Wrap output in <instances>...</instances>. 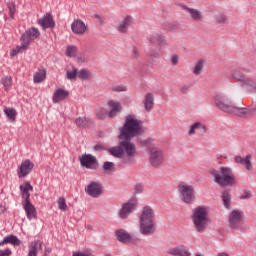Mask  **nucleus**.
Masks as SVG:
<instances>
[{
	"label": "nucleus",
	"mask_w": 256,
	"mask_h": 256,
	"mask_svg": "<svg viewBox=\"0 0 256 256\" xmlns=\"http://www.w3.org/2000/svg\"><path fill=\"white\" fill-rule=\"evenodd\" d=\"M143 132V121L137 119L134 115H127L125 123L120 130V139H124V141H121L118 146L110 148L109 153L117 159H123L126 154L127 157L123 159V163H131V159L137 153V147L131 142V139L143 135Z\"/></svg>",
	"instance_id": "obj_1"
},
{
	"label": "nucleus",
	"mask_w": 256,
	"mask_h": 256,
	"mask_svg": "<svg viewBox=\"0 0 256 256\" xmlns=\"http://www.w3.org/2000/svg\"><path fill=\"white\" fill-rule=\"evenodd\" d=\"M210 175L214 177L215 183L220 187H233L237 183L235 172L229 166H221L218 170L213 168L210 170Z\"/></svg>",
	"instance_id": "obj_2"
},
{
	"label": "nucleus",
	"mask_w": 256,
	"mask_h": 256,
	"mask_svg": "<svg viewBox=\"0 0 256 256\" xmlns=\"http://www.w3.org/2000/svg\"><path fill=\"white\" fill-rule=\"evenodd\" d=\"M155 231H157L155 212L152 207L146 206L140 215V233L142 235H153Z\"/></svg>",
	"instance_id": "obj_3"
},
{
	"label": "nucleus",
	"mask_w": 256,
	"mask_h": 256,
	"mask_svg": "<svg viewBox=\"0 0 256 256\" xmlns=\"http://www.w3.org/2000/svg\"><path fill=\"white\" fill-rule=\"evenodd\" d=\"M192 221L198 233H205L209 227V213L205 206H197L193 209Z\"/></svg>",
	"instance_id": "obj_4"
},
{
	"label": "nucleus",
	"mask_w": 256,
	"mask_h": 256,
	"mask_svg": "<svg viewBox=\"0 0 256 256\" xmlns=\"http://www.w3.org/2000/svg\"><path fill=\"white\" fill-rule=\"evenodd\" d=\"M39 35H41L39 33V29L35 27H32L26 30L20 38V41H22V45L17 46L16 49L12 51L11 57H15L17 53H21V51H25V49H27L29 45H31V41H35V39H37Z\"/></svg>",
	"instance_id": "obj_5"
},
{
	"label": "nucleus",
	"mask_w": 256,
	"mask_h": 256,
	"mask_svg": "<svg viewBox=\"0 0 256 256\" xmlns=\"http://www.w3.org/2000/svg\"><path fill=\"white\" fill-rule=\"evenodd\" d=\"M141 143L144 147H148L150 151V165H152V167H159L160 165H163V150L153 146V139L148 138Z\"/></svg>",
	"instance_id": "obj_6"
},
{
	"label": "nucleus",
	"mask_w": 256,
	"mask_h": 256,
	"mask_svg": "<svg viewBox=\"0 0 256 256\" xmlns=\"http://www.w3.org/2000/svg\"><path fill=\"white\" fill-rule=\"evenodd\" d=\"M213 103L217 109L223 111L224 113H230L234 105L231 97L227 96L226 94H216L213 97Z\"/></svg>",
	"instance_id": "obj_7"
},
{
	"label": "nucleus",
	"mask_w": 256,
	"mask_h": 256,
	"mask_svg": "<svg viewBox=\"0 0 256 256\" xmlns=\"http://www.w3.org/2000/svg\"><path fill=\"white\" fill-rule=\"evenodd\" d=\"M228 224L232 231H241L244 233L245 227H243V211L233 210L228 217Z\"/></svg>",
	"instance_id": "obj_8"
},
{
	"label": "nucleus",
	"mask_w": 256,
	"mask_h": 256,
	"mask_svg": "<svg viewBox=\"0 0 256 256\" xmlns=\"http://www.w3.org/2000/svg\"><path fill=\"white\" fill-rule=\"evenodd\" d=\"M178 191L184 203L191 204L195 201V188L193 186L181 183L178 186Z\"/></svg>",
	"instance_id": "obj_9"
},
{
	"label": "nucleus",
	"mask_w": 256,
	"mask_h": 256,
	"mask_svg": "<svg viewBox=\"0 0 256 256\" xmlns=\"http://www.w3.org/2000/svg\"><path fill=\"white\" fill-rule=\"evenodd\" d=\"M138 203L137 198H131L128 202L124 203L119 212L120 219H127L132 211L137 209Z\"/></svg>",
	"instance_id": "obj_10"
},
{
	"label": "nucleus",
	"mask_w": 256,
	"mask_h": 256,
	"mask_svg": "<svg viewBox=\"0 0 256 256\" xmlns=\"http://www.w3.org/2000/svg\"><path fill=\"white\" fill-rule=\"evenodd\" d=\"M38 25L45 31L47 29H53L55 27V20L51 13H46L40 19L37 20Z\"/></svg>",
	"instance_id": "obj_11"
},
{
	"label": "nucleus",
	"mask_w": 256,
	"mask_h": 256,
	"mask_svg": "<svg viewBox=\"0 0 256 256\" xmlns=\"http://www.w3.org/2000/svg\"><path fill=\"white\" fill-rule=\"evenodd\" d=\"M79 162L81 167H85V169H93L95 163H97V157L91 154H83L79 157Z\"/></svg>",
	"instance_id": "obj_12"
},
{
	"label": "nucleus",
	"mask_w": 256,
	"mask_h": 256,
	"mask_svg": "<svg viewBox=\"0 0 256 256\" xmlns=\"http://www.w3.org/2000/svg\"><path fill=\"white\" fill-rule=\"evenodd\" d=\"M109 105L111 107L109 114L107 112L98 114V119H105L107 115L110 117V119H113V117H117V113H121V103L109 102Z\"/></svg>",
	"instance_id": "obj_13"
},
{
	"label": "nucleus",
	"mask_w": 256,
	"mask_h": 256,
	"mask_svg": "<svg viewBox=\"0 0 256 256\" xmlns=\"http://www.w3.org/2000/svg\"><path fill=\"white\" fill-rule=\"evenodd\" d=\"M71 29L74 35H85L87 31V25L81 19H76L72 22Z\"/></svg>",
	"instance_id": "obj_14"
},
{
	"label": "nucleus",
	"mask_w": 256,
	"mask_h": 256,
	"mask_svg": "<svg viewBox=\"0 0 256 256\" xmlns=\"http://www.w3.org/2000/svg\"><path fill=\"white\" fill-rule=\"evenodd\" d=\"M33 167H35V164L33 162H31V160L27 159L24 160L19 168L18 171V177H27V175H29V173H31V171H33Z\"/></svg>",
	"instance_id": "obj_15"
},
{
	"label": "nucleus",
	"mask_w": 256,
	"mask_h": 256,
	"mask_svg": "<svg viewBox=\"0 0 256 256\" xmlns=\"http://www.w3.org/2000/svg\"><path fill=\"white\" fill-rule=\"evenodd\" d=\"M132 23H133V17L126 16L122 19L120 23L117 24L116 29L119 33H127Z\"/></svg>",
	"instance_id": "obj_16"
},
{
	"label": "nucleus",
	"mask_w": 256,
	"mask_h": 256,
	"mask_svg": "<svg viewBox=\"0 0 256 256\" xmlns=\"http://www.w3.org/2000/svg\"><path fill=\"white\" fill-rule=\"evenodd\" d=\"M251 154H247L245 158L241 156H235L234 161L240 165H245L247 171H253V163L251 162Z\"/></svg>",
	"instance_id": "obj_17"
},
{
	"label": "nucleus",
	"mask_w": 256,
	"mask_h": 256,
	"mask_svg": "<svg viewBox=\"0 0 256 256\" xmlns=\"http://www.w3.org/2000/svg\"><path fill=\"white\" fill-rule=\"evenodd\" d=\"M23 209L29 221H31V219H37V209L35 208V205H33V203H23Z\"/></svg>",
	"instance_id": "obj_18"
},
{
	"label": "nucleus",
	"mask_w": 256,
	"mask_h": 256,
	"mask_svg": "<svg viewBox=\"0 0 256 256\" xmlns=\"http://www.w3.org/2000/svg\"><path fill=\"white\" fill-rule=\"evenodd\" d=\"M20 191L22 198L24 199V203H31V194L29 193V191H33L31 183L26 182L24 185H20Z\"/></svg>",
	"instance_id": "obj_19"
},
{
	"label": "nucleus",
	"mask_w": 256,
	"mask_h": 256,
	"mask_svg": "<svg viewBox=\"0 0 256 256\" xmlns=\"http://www.w3.org/2000/svg\"><path fill=\"white\" fill-rule=\"evenodd\" d=\"M182 9L184 11H187V13H189V15L193 21L199 22L203 19V12L199 11L198 9L189 8L186 5H182Z\"/></svg>",
	"instance_id": "obj_20"
},
{
	"label": "nucleus",
	"mask_w": 256,
	"mask_h": 256,
	"mask_svg": "<svg viewBox=\"0 0 256 256\" xmlns=\"http://www.w3.org/2000/svg\"><path fill=\"white\" fill-rule=\"evenodd\" d=\"M231 115H237L238 117H248L251 115V111L245 107H237L233 104L232 109L229 112Z\"/></svg>",
	"instance_id": "obj_21"
},
{
	"label": "nucleus",
	"mask_w": 256,
	"mask_h": 256,
	"mask_svg": "<svg viewBox=\"0 0 256 256\" xmlns=\"http://www.w3.org/2000/svg\"><path fill=\"white\" fill-rule=\"evenodd\" d=\"M116 237L120 243H131L133 241V237L126 230H117Z\"/></svg>",
	"instance_id": "obj_22"
},
{
	"label": "nucleus",
	"mask_w": 256,
	"mask_h": 256,
	"mask_svg": "<svg viewBox=\"0 0 256 256\" xmlns=\"http://www.w3.org/2000/svg\"><path fill=\"white\" fill-rule=\"evenodd\" d=\"M195 131H198L199 135H205L207 133V127L201 122H195L189 130L190 135H195Z\"/></svg>",
	"instance_id": "obj_23"
},
{
	"label": "nucleus",
	"mask_w": 256,
	"mask_h": 256,
	"mask_svg": "<svg viewBox=\"0 0 256 256\" xmlns=\"http://www.w3.org/2000/svg\"><path fill=\"white\" fill-rule=\"evenodd\" d=\"M67 97H69V91L59 88L54 92L53 103H60V101H64Z\"/></svg>",
	"instance_id": "obj_24"
},
{
	"label": "nucleus",
	"mask_w": 256,
	"mask_h": 256,
	"mask_svg": "<svg viewBox=\"0 0 256 256\" xmlns=\"http://www.w3.org/2000/svg\"><path fill=\"white\" fill-rule=\"evenodd\" d=\"M153 107H155V96L153 93H147L144 98V109L149 112Z\"/></svg>",
	"instance_id": "obj_25"
},
{
	"label": "nucleus",
	"mask_w": 256,
	"mask_h": 256,
	"mask_svg": "<svg viewBox=\"0 0 256 256\" xmlns=\"http://www.w3.org/2000/svg\"><path fill=\"white\" fill-rule=\"evenodd\" d=\"M149 43H153L156 45H167V39H165V36L159 34V33H155L153 35H151L148 38Z\"/></svg>",
	"instance_id": "obj_26"
},
{
	"label": "nucleus",
	"mask_w": 256,
	"mask_h": 256,
	"mask_svg": "<svg viewBox=\"0 0 256 256\" xmlns=\"http://www.w3.org/2000/svg\"><path fill=\"white\" fill-rule=\"evenodd\" d=\"M41 249H42L41 241L35 240L31 242L29 245V251L27 256H37V254L39 253V251H41Z\"/></svg>",
	"instance_id": "obj_27"
},
{
	"label": "nucleus",
	"mask_w": 256,
	"mask_h": 256,
	"mask_svg": "<svg viewBox=\"0 0 256 256\" xmlns=\"http://www.w3.org/2000/svg\"><path fill=\"white\" fill-rule=\"evenodd\" d=\"M241 86L244 89H247V91H256V81L249 77L244 78L243 82L241 83Z\"/></svg>",
	"instance_id": "obj_28"
},
{
	"label": "nucleus",
	"mask_w": 256,
	"mask_h": 256,
	"mask_svg": "<svg viewBox=\"0 0 256 256\" xmlns=\"http://www.w3.org/2000/svg\"><path fill=\"white\" fill-rule=\"evenodd\" d=\"M223 205L226 209H231V191L224 190L221 195Z\"/></svg>",
	"instance_id": "obj_29"
},
{
	"label": "nucleus",
	"mask_w": 256,
	"mask_h": 256,
	"mask_svg": "<svg viewBox=\"0 0 256 256\" xmlns=\"http://www.w3.org/2000/svg\"><path fill=\"white\" fill-rule=\"evenodd\" d=\"M45 77H47V71L45 69L38 70L33 75L34 83H43V81H45Z\"/></svg>",
	"instance_id": "obj_30"
},
{
	"label": "nucleus",
	"mask_w": 256,
	"mask_h": 256,
	"mask_svg": "<svg viewBox=\"0 0 256 256\" xmlns=\"http://www.w3.org/2000/svg\"><path fill=\"white\" fill-rule=\"evenodd\" d=\"M169 254L173 256H191L189 250L185 248H172L170 249Z\"/></svg>",
	"instance_id": "obj_31"
},
{
	"label": "nucleus",
	"mask_w": 256,
	"mask_h": 256,
	"mask_svg": "<svg viewBox=\"0 0 256 256\" xmlns=\"http://www.w3.org/2000/svg\"><path fill=\"white\" fill-rule=\"evenodd\" d=\"M85 193L90 197H97V182H91L87 187H85Z\"/></svg>",
	"instance_id": "obj_32"
},
{
	"label": "nucleus",
	"mask_w": 256,
	"mask_h": 256,
	"mask_svg": "<svg viewBox=\"0 0 256 256\" xmlns=\"http://www.w3.org/2000/svg\"><path fill=\"white\" fill-rule=\"evenodd\" d=\"M4 242H6V244L13 245L14 247H19V245H21V240H19V238L15 235L5 236Z\"/></svg>",
	"instance_id": "obj_33"
},
{
	"label": "nucleus",
	"mask_w": 256,
	"mask_h": 256,
	"mask_svg": "<svg viewBox=\"0 0 256 256\" xmlns=\"http://www.w3.org/2000/svg\"><path fill=\"white\" fill-rule=\"evenodd\" d=\"M4 113L9 121L15 123V119H17V111L14 108H6L4 109Z\"/></svg>",
	"instance_id": "obj_34"
},
{
	"label": "nucleus",
	"mask_w": 256,
	"mask_h": 256,
	"mask_svg": "<svg viewBox=\"0 0 256 256\" xmlns=\"http://www.w3.org/2000/svg\"><path fill=\"white\" fill-rule=\"evenodd\" d=\"M205 65V60L201 59L199 60L193 70L194 75H201L203 73V67Z\"/></svg>",
	"instance_id": "obj_35"
},
{
	"label": "nucleus",
	"mask_w": 256,
	"mask_h": 256,
	"mask_svg": "<svg viewBox=\"0 0 256 256\" xmlns=\"http://www.w3.org/2000/svg\"><path fill=\"white\" fill-rule=\"evenodd\" d=\"M232 78H234L240 85L243 83V81L246 79L245 75H243L242 71L235 70L232 72Z\"/></svg>",
	"instance_id": "obj_36"
},
{
	"label": "nucleus",
	"mask_w": 256,
	"mask_h": 256,
	"mask_svg": "<svg viewBox=\"0 0 256 256\" xmlns=\"http://www.w3.org/2000/svg\"><path fill=\"white\" fill-rule=\"evenodd\" d=\"M67 57H77V48L74 45H69L66 48Z\"/></svg>",
	"instance_id": "obj_37"
},
{
	"label": "nucleus",
	"mask_w": 256,
	"mask_h": 256,
	"mask_svg": "<svg viewBox=\"0 0 256 256\" xmlns=\"http://www.w3.org/2000/svg\"><path fill=\"white\" fill-rule=\"evenodd\" d=\"M78 77L82 81H85V80H87V79H89L91 77V73H89V70H87V69H81L78 72Z\"/></svg>",
	"instance_id": "obj_38"
},
{
	"label": "nucleus",
	"mask_w": 256,
	"mask_h": 256,
	"mask_svg": "<svg viewBox=\"0 0 256 256\" xmlns=\"http://www.w3.org/2000/svg\"><path fill=\"white\" fill-rule=\"evenodd\" d=\"M1 83H2V85H4L5 90L7 91V89H9V87H11L12 78L10 76H5L2 78Z\"/></svg>",
	"instance_id": "obj_39"
},
{
	"label": "nucleus",
	"mask_w": 256,
	"mask_h": 256,
	"mask_svg": "<svg viewBox=\"0 0 256 256\" xmlns=\"http://www.w3.org/2000/svg\"><path fill=\"white\" fill-rule=\"evenodd\" d=\"M7 7L9 9L10 17L11 19H13L15 17V11H16L15 2H8Z\"/></svg>",
	"instance_id": "obj_40"
},
{
	"label": "nucleus",
	"mask_w": 256,
	"mask_h": 256,
	"mask_svg": "<svg viewBox=\"0 0 256 256\" xmlns=\"http://www.w3.org/2000/svg\"><path fill=\"white\" fill-rule=\"evenodd\" d=\"M77 127H87V118L78 117L75 119Z\"/></svg>",
	"instance_id": "obj_41"
},
{
	"label": "nucleus",
	"mask_w": 256,
	"mask_h": 256,
	"mask_svg": "<svg viewBox=\"0 0 256 256\" xmlns=\"http://www.w3.org/2000/svg\"><path fill=\"white\" fill-rule=\"evenodd\" d=\"M78 73H79V70L77 68H73L72 71L66 72V77H67V79H70V80L75 79V77H77Z\"/></svg>",
	"instance_id": "obj_42"
},
{
	"label": "nucleus",
	"mask_w": 256,
	"mask_h": 256,
	"mask_svg": "<svg viewBox=\"0 0 256 256\" xmlns=\"http://www.w3.org/2000/svg\"><path fill=\"white\" fill-rule=\"evenodd\" d=\"M58 209H60V211H65L67 209V202H65V198L60 197L58 199Z\"/></svg>",
	"instance_id": "obj_43"
},
{
	"label": "nucleus",
	"mask_w": 256,
	"mask_h": 256,
	"mask_svg": "<svg viewBox=\"0 0 256 256\" xmlns=\"http://www.w3.org/2000/svg\"><path fill=\"white\" fill-rule=\"evenodd\" d=\"M104 171H113L115 169V163L113 162H105L103 165Z\"/></svg>",
	"instance_id": "obj_44"
},
{
	"label": "nucleus",
	"mask_w": 256,
	"mask_h": 256,
	"mask_svg": "<svg viewBox=\"0 0 256 256\" xmlns=\"http://www.w3.org/2000/svg\"><path fill=\"white\" fill-rule=\"evenodd\" d=\"M155 59H161V54L159 52H153L150 55L149 62L150 63H155Z\"/></svg>",
	"instance_id": "obj_45"
},
{
	"label": "nucleus",
	"mask_w": 256,
	"mask_h": 256,
	"mask_svg": "<svg viewBox=\"0 0 256 256\" xmlns=\"http://www.w3.org/2000/svg\"><path fill=\"white\" fill-rule=\"evenodd\" d=\"M217 22L220 24L227 23V16H225L224 14H220L217 17Z\"/></svg>",
	"instance_id": "obj_46"
},
{
	"label": "nucleus",
	"mask_w": 256,
	"mask_h": 256,
	"mask_svg": "<svg viewBox=\"0 0 256 256\" xmlns=\"http://www.w3.org/2000/svg\"><path fill=\"white\" fill-rule=\"evenodd\" d=\"M105 191V188L103 187L102 184H97V197H99V195H103Z\"/></svg>",
	"instance_id": "obj_47"
},
{
	"label": "nucleus",
	"mask_w": 256,
	"mask_h": 256,
	"mask_svg": "<svg viewBox=\"0 0 256 256\" xmlns=\"http://www.w3.org/2000/svg\"><path fill=\"white\" fill-rule=\"evenodd\" d=\"M11 255V249L7 248L5 250H0V256H10Z\"/></svg>",
	"instance_id": "obj_48"
},
{
	"label": "nucleus",
	"mask_w": 256,
	"mask_h": 256,
	"mask_svg": "<svg viewBox=\"0 0 256 256\" xmlns=\"http://www.w3.org/2000/svg\"><path fill=\"white\" fill-rule=\"evenodd\" d=\"M112 91H117V92L127 91V87H125V86H115V87L112 88Z\"/></svg>",
	"instance_id": "obj_49"
},
{
	"label": "nucleus",
	"mask_w": 256,
	"mask_h": 256,
	"mask_svg": "<svg viewBox=\"0 0 256 256\" xmlns=\"http://www.w3.org/2000/svg\"><path fill=\"white\" fill-rule=\"evenodd\" d=\"M132 55L134 59H137V57H139V49H137V47L132 48Z\"/></svg>",
	"instance_id": "obj_50"
},
{
	"label": "nucleus",
	"mask_w": 256,
	"mask_h": 256,
	"mask_svg": "<svg viewBox=\"0 0 256 256\" xmlns=\"http://www.w3.org/2000/svg\"><path fill=\"white\" fill-rule=\"evenodd\" d=\"M171 63H172V65H177V63H179V56L178 55L172 56Z\"/></svg>",
	"instance_id": "obj_51"
},
{
	"label": "nucleus",
	"mask_w": 256,
	"mask_h": 256,
	"mask_svg": "<svg viewBox=\"0 0 256 256\" xmlns=\"http://www.w3.org/2000/svg\"><path fill=\"white\" fill-rule=\"evenodd\" d=\"M135 193H143V185L141 184L136 185Z\"/></svg>",
	"instance_id": "obj_52"
},
{
	"label": "nucleus",
	"mask_w": 256,
	"mask_h": 256,
	"mask_svg": "<svg viewBox=\"0 0 256 256\" xmlns=\"http://www.w3.org/2000/svg\"><path fill=\"white\" fill-rule=\"evenodd\" d=\"M240 199H251V192H244Z\"/></svg>",
	"instance_id": "obj_53"
},
{
	"label": "nucleus",
	"mask_w": 256,
	"mask_h": 256,
	"mask_svg": "<svg viewBox=\"0 0 256 256\" xmlns=\"http://www.w3.org/2000/svg\"><path fill=\"white\" fill-rule=\"evenodd\" d=\"M98 19V24L103 27V25H105V18L97 16Z\"/></svg>",
	"instance_id": "obj_54"
},
{
	"label": "nucleus",
	"mask_w": 256,
	"mask_h": 256,
	"mask_svg": "<svg viewBox=\"0 0 256 256\" xmlns=\"http://www.w3.org/2000/svg\"><path fill=\"white\" fill-rule=\"evenodd\" d=\"M181 91H182V93H187V91H189V86H183L181 88Z\"/></svg>",
	"instance_id": "obj_55"
},
{
	"label": "nucleus",
	"mask_w": 256,
	"mask_h": 256,
	"mask_svg": "<svg viewBox=\"0 0 256 256\" xmlns=\"http://www.w3.org/2000/svg\"><path fill=\"white\" fill-rule=\"evenodd\" d=\"M4 212H5V206L0 204V213H4Z\"/></svg>",
	"instance_id": "obj_56"
},
{
	"label": "nucleus",
	"mask_w": 256,
	"mask_h": 256,
	"mask_svg": "<svg viewBox=\"0 0 256 256\" xmlns=\"http://www.w3.org/2000/svg\"><path fill=\"white\" fill-rule=\"evenodd\" d=\"M3 245H7V242H5V238L0 241V247H3Z\"/></svg>",
	"instance_id": "obj_57"
},
{
	"label": "nucleus",
	"mask_w": 256,
	"mask_h": 256,
	"mask_svg": "<svg viewBox=\"0 0 256 256\" xmlns=\"http://www.w3.org/2000/svg\"><path fill=\"white\" fill-rule=\"evenodd\" d=\"M93 149L94 151H97V145H94Z\"/></svg>",
	"instance_id": "obj_58"
},
{
	"label": "nucleus",
	"mask_w": 256,
	"mask_h": 256,
	"mask_svg": "<svg viewBox=\"0 0 256 256\" xmlns=\"http://www.w3.org/2000/svg\"><path fill=\"white\" fill-rule=\"evenodd\" d=\"M97 149H101V145L100 144L97 145Z\"/></svg>",
	"instance_id": "obj_59"
}]
</instances>
